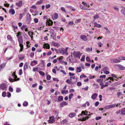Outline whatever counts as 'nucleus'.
I'll use <instances>...</instances> for the list:
<instances>
[{
  "instance_id": "obj_1",
  "label": "nucleus",
  "mask_w": 125,
  "mask_h": 125,
  "mask_svg": "<svg viewBox=\"0 0 125 125\" xmlns=\"http://www.w3.org/2000/svg\"><path fill=\"white\" fill-rule=\"evenodd\" d=\"M115 67L117 69L121 70H125V67L120 64H116L115 65Z\"/></svg>"
},
{
  "instance_id": "obj_2",
  "label": "nucleus",
  "mask_w": 125,
  "mask_h": 125,
  "mask_svg": "<svg viewBox=\"0 0 125 125\" xmlns=\"http://www.w3.org/2000/svg\"><path fill=\"white\" fill-rule=\"evenodd\" d=\"M73 55L74 57L80 58L81 56V54L80 52H76L74 51L73 52Z\"/></svg>"
},
{
  "instance_id": "obj_3",
  "label": "nucleus",
  "mask_w": 125,
  "mask_h": 125,
  "mask_svg": "<svg viewBox=\"0 0 125 125\" xmlns=\"http://www.w3.org/2000/svg\"><path fill=\"white\" fill-rule=\"evenodd\" d=\"M55 120V119L54 116H51L49 117L48 122L49 123H52L54 122Z\"/></svg>"
},
{
  "instance_id": "obj_4",
  "label": "nucleus",
  "mask_w": 125,
  "mask_h": 125,
  "mask_svg": "<svg viewBox=\"0 0 125 125\" xmlns=\"http://www.w3.org/2000/svg\"><path fill=\"white\" fill-rule=\"evenodd\" d=\"M50 33L51 36V37H53V39L56 38V34L55 31L53 30L52 29Z\"/></svg>"
},
{
  "instance_id": "obj_5",
  "label": "nucleus",
  "mask_w": 125,
  "mask_h": 125,
  "mask_svg": "<svg viewBox=\"0 0 125 125\" xmlns=\"http://www.w3.org/2000/svg\"><path fill=\"white\" fill-rule=\"evenodd\" d=\"M18 39L19 45L23 44V40L22 36H20L18 38Z\"/></svg>"
},
{
  "instance_id": "obj_6",
  "label": "nucleus",
  "mask_w": 125,
  "mask_h": 125,
  "mask_svg": "<svg viewBox=\"0 0 125 125\" xmlns=\"http://www.w3.org/2000/svg\"><path fill=\"white\" fill-rule=\"evenodd\" d=\"M0 88L1 89L3 90H5L6 88V84L4 83H2L1 84L0 86Z\"/></svg>"
},
{
  "instance_id": "obj_7",
  "label": "nucleus",
  "mask_w": 125,
  "mask_h": 125,
  "mask_svg": "<svg viewBox=\"0 0 125 125\" xmlns=\"http://www.w3.org/2000/svg\"><path fill=\"white\" fill-rule=\"evenodd\" d=\"M12 76H13V78H14V80L15 81H19V78H17V79L16 78H17V76L15 75V72L13 73L12 74Z\"/></svg>"
},
{
  "instance_id": "obj_8",
  "label": "nucleus",
  "mask_w": 125,
  "mask_h": 125,
  "mask_svg": "<svg viewBox=\"0 0 125 125\" xmlns=\"http://www.w3.org/2000/svg\"><path fill=\"white\" fill-rule=\"evenodd\" d=\"M98 96V94L96 93H94L92 95L91 98L93 100H95Z\"/></svg>"
},
{
  "instance_id": "obj_9",
  "label": "nucleus",
  "mask_w": 125,
  "mask_h": 125,
  "mask_svg": "<svg viewBox=\"0 0 125 125\" xmlns=\"http://www.w3.org/2000/svg\"><path fill=\"white\" fill-rule=\"evenodd\" d=\"M90 115V114H88V115H87V116L85 117H84V116H83V118L80 119V120L82 121H85L89 118V116Z\"/></svg>"
},
{
  "instance_id": "obj_10",
  "label": "nucleus",
  "mask_w": 125,
  "mask_h": 125,
  "mask_svg": "<svg viewBox=\"0 0 125 125\" xmlns=\"http://www.w3.org/2000/svg\"><path fill=\"white\" fill-rule=\"evenodd\" d=\"M16 4L18 7H20L22 5V1L20 0L18 2H17L16 3Z\"/></svg>"
},
{
  "instance_id": "obj_11",
  "label": "nucleus",
  "mask_w": 125,
  "mask_h": 125,
  "mask_svg": "<svg viewBox=\"0 0 125 125\" xmlns=\"http://www.w3.org/2000/svg\"><path fill=\"white\" fill-rule=\"evenodd\" d=\"M68 104V103L64 101H63L60 104V105L62 107L63 105L65 106L67 105Z\"/></svg>"
},
{
  "instance_id": "obj_12",
  "label": "nucleus",
  "mask_w": 125,
  "mask_h": 125,
  "mask_svg": "<svg viewBox=\"0 0 125 125\" xmlns=\"http://www.w3.org/2000/svg\"><path fill=\"white\" fill-rule=\"evenodd\" d=\"M9 13L12 15H14L15 13V11L13 9H11L9 10Z\"/></svg>"
},
{
  "instance_id": "obj_13",
  "label": "nucleus",
  "mask_w": 125,
  "mask_h": 125,
  "mask_svg": "<svg viewBox=\"0 0 125 125\" xmlns=\"http://www.w3.org/2000/svg\"><path fill=\"white\" fill-rule=\"evenodd\" d=\"M63 97L62 96H58L57 99V102H61L63 100Z\"/></svg>"
},
{
  "instance_id": "obj_14",
  "label": "nucleus",
  "mask_w": 125,
  "mask_h": 125,
  "mask_svg": "<svg viewBox=\"0 0 125 125\" xmlns=\"http://www.w3.org/2000/svg\"><path fill=\"white\" fill-rule=\"evenodd\" d=\"M80 38L84 41H86L87 40V38L86 36L85 35H82L81 36Z\"/></svg>"
},
{
  "instance_id": "obj_15",
  "label": "nucleus",
  "mask_w": 125,
  "mask_h": 125,
  "mask_svg": "<svg viewBox=\"0 0 125 125\" xmlns=\"http://www.w3.org/2000/svg\"><path fill=\"white\" fill-rule=\"evenodd\" d=\"M58 17V14L57 13H55L54 15H52V17L53 20L56 19Z\"/></svg>"
},
{
  "instance_id": "obj_16",
  "label": "nucleus",
  "mask_w": 125,
  "mask_h": 125,
  "mask_svg": "<svg viewBox=\"0 0 125 125\" xmlns=\"http://www.w3.org/2000/svg\"><path fill=\"white\" fill-rule=\"evenodd\" d=\"M63 58V56H61L59 58H57V59L59 60V62H64L63 61L62 59Z\"/></svg>"
},
{
  "instance_id": "obj_17",
  "label": "nucleus",
  "mask_w": 125,
  "mask_h": 125,
  "mask_svg": "<svg viewBox=\"0 0 125 125\" xmlns=\"http://www.w3.org/2000/svg\"><path fill=\"white\" fill-rule=\"evenodd\" d=\"M58 51L59 52L62 54H65V49L64 48H62L61 49H59Z\"/></svg>"
},
{
  "instance_id": "obj_18",
  "label": "nucleus",
  "mask_w": 125,
  "mask_h": 125,
  "mask_svg": "<svg viewBox=\"0 0 125 125\" xmlns=\"http://www.w3.org/2000/svg\"><path fill=\"white\" fill-rule=\"evenodd\" d=\"M76 73H79L80 72L82 71L81 69V67H77L76 68Z\"/></svg>"
},
{
  "instance_id": "obj_19",
  "label": "nucleus",
  "mask_w": 125,
  "mask_h": 125,
  "mask_svg": "<svg viewBox=\"0 0 125 125\" xmlns=\"http://www.w3.org/2000/svg\"><path fill=\"white\" fill-rule=\"evenodd\" d=\"M6 63H3L0 65V71L3 69L5 66Z\"/></svg>"
},
{
  "instance_id": "obj_20",
  "label": "nucleus",
  "mask_w": 125,
  "mask_h": 125,
  "mask_svg": "<svg viewBox=\"0 0 125 125\" xmlns=\"http://www.w3.org/2000/svg\"><path fill=\"white\" fill-rule=\"evenodd\" d=\"M95 26L98 28H100L102 27V25L100 24H97L96 22H95L94 23Z\"/></svg>"
},
{
  "instance_id": "obj_21",
  "label": "nucleus",
  "mask_w": 125,
  "mask_h": 125,
  "mask_svg": "<svg viewBox=\"0 0 125 125\" xmlns=\"http://www.w3.org/2000/svg\"><path fill=\"white\" fill-rule=\"evenodd\" d=\"M109 84V83L108 82H106L105 83L104 85H103L101 87V89H103V88L105 87H107L108 85V84Z\"/></svg>"
},
{
  "instance_id": "obj_22",
  "label": "nucleus",
  "mask_w": 125,
  "mask_h": 125,
  "mask_svg": "<svg viewBox=\"0 0 125 125\" xmlns=\"http://www.w3.org/2000/svg\"><path fill=\"white\" fill-rule=\"evenodd\" d=\"M87 113H88V112H87L86 111H83L82 112L81 114H80V115L82 116L83 115H88Z\"/></svg>"
},
{
  "instance_id": "obj_23",
  "label": "nucleus",
  "mask_w": 125,
  "mask_h": 125,
  "mask_svg": "<svg viewBox=\"0 0 125 125\" xmlns=\"http://www.w3.org/2000/svg\"><path fill=\"white\" fill-rule=\"evenodd\" d=\"M61 93L62 94H66L68 93V90H62L61 91Z\"/></svg>"
},
{
  "instance_id": "obj_24",
  "label": "nucleus",
  "mask_w": 125,
  "mask_h": 125,
  "mask_svg": "<svg viewBox=\"0 0 125 125\" xmlns=\"http://www.w3.org/2000/svg\"><path fill=\"white\" fill-rule=\"evenodd\" d=\"M53 22L52 21H47L46 22V25H47L48 26L52 25L53 24Z\"/></svg>"
},
{
  "instance_id": "obj_25",
  "label": "nucleus",
  "mask_w": 125,
  "mask_h": 125,
  "mask_svg": "<svg viewBox=\"0 0 125 125\" xmlns=\"http://www.w3.org/2000/svg\"><path fill=\"white\" fill-rule=\"evenodd\" d=\"M111 62H121L119 60L116 59H113L111 60Z\"/></svg>"
},
{
  "instance_id": "obj_26",
  "label": "nucleus",
  "mask_w": 125,
  "mask_h": 125,
  "mask_svg": "<svg viewBox=\"0 0 125 125\" xmlns=\"http://www.w3.org/2000/svg\"><path fill=\"white\" fill-rule=\"evenodd\" d=\"M75 114L74 113H71L69 114V116L71 118H72L74 117Z\"/></svg>"
},
{
  "instance_id": "obj_27",
  "label": "nucleus",
  "mask_w": 125,
  "mask_h": 125,
  "mask_svg": "<svg viewBox=\"0 0 125 125\" xmlns=\"http://www.w3.org/2000/svg\"><path fill=\"white\" fill-rule=\"evenodd\" d=\"M110 108H111V105H107L104 107V109H108Z\"/></svg>"
},
{
  "instance_id": "obj_28",
  "label": "nucleus",
  "mask_w": 125,
  "mask_h": 125,
  "mask_svg": "<svg viewBox=\"0 0 125 125\" xmlns=\"http://www.w3.org/2000/svg\"><path fill=\"white\" fill-rule=\"evenodd\" d=\"M19 46L20 47V52L21 51H22L23 49V44H20Z\"/></svg>"
},
{
  "instance_id": "obj_29",
  "label": "nucleus",
  "mask_w": 125,
  "mask_h": 125,
  "mask_svg": "<svg viewBox=\"0 0 125 125\" xmlns=\"http://www.w3.org/2000/svg\"><path fill=\"white\" fill-rule=\"evenodd\" d=\"M8 39L10 41H11L12 40V37L10 35H9L7 36Z\"/></svg>"
},
{
  "instance_id": "obj_30",
  "label": "nucleus",
  "mask_w": 125,
  "mask_h": 125,
  "mask_svg": "<svg viewBox=\"0 0 125 125\" xmlns=\"http://www.w3.org/2000/svg\"><path fill=\"white\" fill-rule=\"evenodd\" d=\"M6 93L5 91L3 92L2 93V97H5L6 96Z\"/></svg>"
},
{
  "instance_id": "obj_31",
  "label": "nucleus",
  "mask_w": 125,
  "mask_h": 125,
  "mask_svg": "<svg viewBox=\"0 0 125 125\" xmlns=\"http://www.w3.org/2000/svg\"><path fill=\"white\" fill-rule=\"evenodd\" d=\"M43 1V0H40L37 2L36 4L37 5L40 4L42 3Z\"/></svg>"
},
{
  "instance_id": "obj_32",
  "label": "nucleus",
  "mask_w": 125,
  "mask_h": 125,
  "mask_svg": "<svg viewBox=\"0 0 125 125\" xmlns=\"http://www.w3.org/2000/svg\"><path fill=\"white\" fill-rule=\"evenodd\" d=\"M28 105V103L26 101H25L23 103V105L24 106H26Z\"/></svg>"
},
{
  "instance_id": "obj_33",
  "label": "nucleus",
  "mask_w": 125,
  "mask_h": 125,
  "mask_svg": "<svg viewBox=\"0 0 125 125\" xmlns=\"http://www.w3.org/2000/svg\"><path fill=\"white\" fill-rule=\"evenodd\" d=\"M86 61L87 62H91V60L90 59V57H89L87 56L86 57Z\"/></svg>"
},
{
  "instance_id": "obj_34",
  "label": "nucleus",
  "mask_w": 125,
  "mask_h": 125,
  "mask_svg": "<svg viewBox=\"0 0 125 125\" xmlns=\"http://www.w3.org/2000/svg\"><path fill=\"white\" fill-rule=\"evenodd\" d=\"M45 46L46 47V49H49L50 48V45L48 44H45Z\"/></svg>"
},
{
  "instance_id": "obj_35",
  "label": "nucleus",
  "mask_w": 125,
  "mask_h": 125,
  "mask_svg": "<svg viewBox=\"0 0 125 125\" xmlns=\"http://www.w3.org/2000/svg\"><path fill=\"white\" fill-rule=\"evenodd\" d=\"M51 76L49 75H47L46 76V79L48 80H50L51 79Z\"/></svg>"
},
{
  "instance_id": "obj_36",
  "label": "nucleus",
  "mask_w": 125,
  "mask_h": 125,
  "mask_svg": "<svg viewBox=\"0 0 125 125\" xmlns=\"http://www.w3.org/2000/svg\"><path fill=\"white\" fill-rule=\"evenodd\" d=\"M39 74L42 76H44L45 75V73L42 71H40L39 72Z\"/></svg>"
},
{
  "instance_id": "obj_37",
  "label": "nucleus",
  "mask_w": 125,
  "mask_h": 125,
  "mask_svg": "<svg viewBox=\"0 0 125 125\" xmlns=\"http://www.w3.org/2000/svg\"><path fill=\"white\" fill-rule=\"evenodd\" d=\"M99 17V15L97 14H96L94 16L93 18L95 20L96 19L98 18Z\"/></svg>"
},
{
  "instance_id": "obj_38",
  "label": "nucleus",
  "mask_w": 125,
  "mask_h": 125,
  "mask_svg": "<svg viewBox=\"0 0 125 125\" xmlns=\"http://www.w3.org/2000/svg\"><path fill=\"white\" fill-rule=\"evenodd\" d=\"M68 48L67 47L65 48V53H65V54L66 55H68V53L67 52V50H68Z\"/></svg>"
},
{
  "instance_id": "obj_39",
  "label": "nucleus",
  "mask_w": 125,
  "mask_h": 125,
  "mask_svg": "<svg viewBox=\"0 0 125 125\" xmlns=\"http://www.w3.org/2000/svg\"><path fill=\"white\" fill-rule=\"evenodd\" d=\"M38 70V68L37 67H36V68H33V71L34 72H35L36 71H37Z\"/></svg>"
},
{
  "instance_id": "obj_40",
  "label": "nucleus",
  "mask_w": 125,
  "mask_h": 125,
  "mask_svg": "<svg viewBox=\"0 0 125 125\" xmlns=\"http://www.w3.org/2000/svg\"><path fill=\"white\" fill-rule=\"evenodd\" d=\"M28 63H25L24 65V69H26L28 68Z\"/></svg>"
},
{
  "instance_id": "obj_41",
  "label": "nucleus",
  "mask_w": 125,
  "mask_h": 125,
  "mask_svg": "<svg viewBox=\"0 0 125 125\" xmlns=\"http://www.w3.org/2000/svg\"><path fill=\"white\" fill-rule=\"evenodd\" d=\"M121 12L125 16V10L122 9L121 10Z\"/></svg>"
},
{
  "instance_id": "obj_42",
  "label": "nucleus",
  "mask_w": 125,
  "mask_h": 125,
  "mask_svg": "<svg viewBox=\"0 0 125 125\" xmlns=\"http://www.w3.org/2000/svg\"><path fill=\"white\" fill-rule=\"evenodd\" d=\"M9 90L10 92H12L13 91V88L10 86H9Z\"/></svg>"
},
{
  "instance_id": "obj_43",
  "label": "nucleus",
  "mask_w": 125,
  "mask_h": 125,
  "mask_svg": "<svg viewBox=\"0 0 125 125\" xmlns=\"http://www.w3.org/2000/svg\"><path fill=\"white\" fill-rule=\"evenodd\" d=\"M17 35H16V36L18 38L19 37V35L21 36V32L20 31H18V32L17 33Z\"/></svg>"
},
{
  "instance_id": "obj_44",
  "label": "nucleus",
  "mask_w": 125,
  "mask_h": 125,
  "mask_svg": "<svg viewBox=\"0 0 125 125\" xmlns=\"http://www.w3.org/2000/svg\"><path fill=\"white\" fill-rule=\"evenodd\" d=\"M34 52H31L30 54V56L31 58H33L34 57Z\"/></svg>"
},
{
  "instance_id": "obj_45",
  "label": "nucleus",
  "mask_w": 125,
  "mask_h": 125,
  "mask_svg": "<svg viewBox=\"0 0 125 125\" xmlns=\"http://www.w3.org/2000/svg\"><path fill=\"white\" fill-rule=\"evenodd\" d=\"M87 77V76L84 74H83L81 75L80 76V78H86Z\"/></svg>"
},
{
  "instance_id": "obj_46",
  "label": "nucleus",
  "mask_w": 125,
  "mask_h": 125,
  "mask_svg": "<svg viewBox=\"0 0 125 125\" xmlns=\"http://www.w3.org/2000/svg\"><path fill=\"white\" fill-rule=\"evenodd\" d=\"M73 94L71 93L69 95V99H71L72 98V96H73Z\"/></svg>"
},
{
  "instance_id": "obj_47",
  "label": "nucleus",
  "mask_w": 125,
  "mask_h": 125,
  "mask_svg": "<svg viewBox=\"0 0 125 125\" xmlns=\"http://www.w3.org/2000/svg\"><path fill=\"white\" fill-rule=\"evenodd\" d=\"M21 91V89L20 88H17L16 90V92L17 93H19Z\"/></svg>"
},
{
  "instance_id": "obj_48",
  "label": "nucleus",
  "mask_w": 125,
  "mask_h": 125,
  "mask_svg": "<svg viewBox=\"0 0 125 125\" xmlns=\"http://www.w3.org/2000/svg\"><path fill=\"white\" fill-rule=\"evenodd\" d=\"M85 56L84 55H83L82 56V58L81 59V61L82 62L84 60Z\"/></svg>"
},
{
  "instance_id": "obj_49",
  "label": "nucleus",
  "mask_w": 125,
  "mask_h": 125,
  "mask_svg": "<svg viewBox=\"0 0 125 125\" xmlns=\"http://www.w3.org/2000/svg\"><path fill=\"white\" fill-rule=\"evenodd\" d=\"M121 114L124 115H125V110H121Z\"/></svg>"
},
{
  "instance_id": "obj_50",
  "label": "nucleus",
  "mask_w": 125,
  "mask_h": 125,
  "mask_svg": "<svg viewBox=\"0 0 125 125\" xmlns=\"http://www.w3.org/2000/svg\"><path fill=\"white\" fill-rule=\"evenodd\" d=\"M9 80L10 82H14L15 81H14V79H13L12 78L10 77L9 78Z\"/></svg>"
},
{
  "instance_id": "obj_51",
  "label": "nucleus",
  "mask_w": 125,
  "mask_h": 125,
  "mask_svg": "<svg viewBox=\"0 0 125 125\" xmlns=\"http://www.w3.org/2000/svg\"><path fill=\"white\" fill-rule=\"evenodd\" d=\"M7 97L9 98L11 96V94L9 92H8L7 93Z\"/></svg>"
},
{
  "instance_id": "obj_52",
  "label": "nucleus",
  "mask_w": 125,
  "mask_h": 125,
  "mask_svg": "<svg viewBox=\"0 0 125 125\" xmlns=\"http://www.w3.org/2000/svg\"><path fill=\"white\" fill-rule=\"evenodd\" d=\"M68 70L72 71H73L74 70V68L73 67H69L68 68Z\"/></svg>"
},
{
  "instance_id": "obj_53",
  "label": "nucleus",
  "mask_w": 125,
  "mask_h": 125,
  "mask_svg": "<svg viewBox=\"0 0 125 125\" xmlns=\"http://www.w3.org/2000/svg\"><path fill=\"white\" fill-rule=\"evenodd\" d=\"M106 77V76L105 75H101L99 77L100 78H105Z\"/></svg>"
},
{
  "instance_id": "obj_54",
  "label": "nucleus",
  "mask_w": 125,
  "mask_h": 125,
  "mask_svg": "<svg viewBox=\"0 0 125 125\" xmlns=\"http://www.w3.org/2000/svg\"><path fill=\"white\" fill-rule=\"evenodd\" d=\"M108 67L107 66H106L104 67L103 70L104 71H106L107 70H108Z\"/></svg>"
},
{
  "instance_id": "obj_55",
  "label": "nucleus",
  "mask_w": 125,
  "mask_h": 125,
  "mask_svg": "<svg viewBox=\"0 0 125 125\" xmlns=\"http://www.w3.org/2000/svg\"><path fill=\"white\" fill-rule=\"evenodd\" d=\"M34 21L35 23H37L38 21V20L37 18H35L34 19Z\"/></svg>"
},
{
  "instance_id": "obj_56",
  "label": "nucleus",
  "mask_w": 125,
  "mask_h": 125,
  "mask_svg": "<svg viewBox=\"0 0 125 125\" xmlns=\"http://www.w3.org/2000/svg\"><path fill=\"white\" fill-rule=\"evenodd\" d=\"M26 26H27V25H23L21 27V29L22 30H23L24 29L26 28Z\"/></svg>"
},
{
  "instance_id": "obj_57",
  "label": "nucleus",
  "mask_w": 125,
  "mask_h": 125,
  "mask_svg": "<svg viewBox=\"0 0 125 125\" xmlns=\"http://www.w3.org/2000/svg\"><path fill=\"white\" fill-rule=\"evenodd\" d=\"M88 88H89V87H88V86H86L85 88H82V89H84L85 91H87L88 90Z\"/></svg>"
},
{
  "instance_id": "obj_58",
  "label": "nucleus",
  "mask_w": 125,
  "mask_h": 125,
  "mask_svg": "<svg viewBox=\"0 0 125 125\" xmlns=\"http://www.w3.org/2000/svg\"><path fill=\"white\" fill-rule=\"evenodd\" d=\"M61 10L63 11V12H64L66 13V11L65 10V9L63 7H62L61 8Z\"/></svg>"
},
{
  "instance_id": "obj_59",
  "label": "nucleus",
  "mask_w": 125,
  "mask_h": 125,
  "mask_svg": "<svg viewBox=\"0 0 125 125\" xmlns=\"http://www.w3.org/2000/svg\"><path fill=\"white\" fill-rule=\"evenodd\" d=\"M53 80L54 81H56L57 82H59V79L56 78H53Z\"/></svg>"
},
{
  "instance_id": "obj_60",
  "label": "nucleus",
  "mask_w": 125,
  "mask_h": 125,
  "mask_svg": "<svg viewBox=\"0 0 125 125\" xmlns=\"http://www.w3.org/2000/svg\"><path fill=\"white\" fill-rule=\"evenodd\" d=\"M69 25H73V21H71L69 22Z\"/></svg>"
},
{
  "instance_id": "obj_61",
  "label": "nucleus",
  "mask_w": 125,
  "mask_h": 125,
  "mask_svg": "<svg viewBox=\"0 0 125 125\" xmlns=\"http://www.w3.org/2000/svg\"><path fill=\"white\" fill-rule=\"evenodd\" d=\"M51 7V5L50 4H48V5H47L46 6V9H48L50 8Z\"/></svg>"
},
{
  "instance_id": "obj_62",
  "label": "nucleus",
  "mask_w": 125,
  "mask_h": 125,
  "mask_svg": "<svg viewBox=\"0 0 125 125\" xmlns=\"http://www.w3.org/2000/svg\"><path fill=\"white\" fill-rule=\"evenodd\" d=\"M102 81V79H98L96 80V81L99 83H101Z\"/></svg>"
},
{
  "instance_id": "obj_63",
  "label": "nucleus",
  "mask_w": 125,
  "mask_h": 125,
  "mask_svg": "<svg viewBox=\"0 0 125 125\" xmlns=\"http://www.w3.org/2000/svg\"><path fill=\"white\" fill-rule=\"evenodd\" d=\"M66 82L67 83H69V84H72V83H71V81H70V80H69V79H67L66 81Z\"/></svg>"
},
{
  "instance_id": "obj_64",
  "label": "nucleus",
  "mask_w": 125,
  "mask_h": 125,
  "mask_svg": "<svg viewBox=\"0 0 125 125\" xmlns=\"http://www.w3.org/2000/svg\"><path fill=\"white\" fill-rule=\"evenodd\" d=\"M82 85V83L80 82H78L77 83V85L78 86H80Z\"/></svg>"
}]
</instances>
